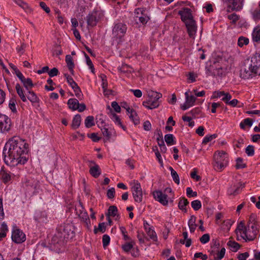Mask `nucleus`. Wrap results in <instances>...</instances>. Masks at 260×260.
<instances>
[{
	"label": "nucleus",
	"instance_id": "f3484780",
	"mask_svg": "<svg viewBox=\"0 0 260 260\" xmlns=\"http://www.w3.org/2000/svg\"><path fill=\"white\" fill-rule=\"evenodd\" d=\"M154 198L163 205H167L168 201L167 200V196L163 193L161 191H155L153 192Z\"/></svg>",
	"mask_w": 260,
	"mask_h": 260
},
{
	"label": "nucleus",
	"instance_id": "603ef678",
	"mask_svg": "<svg viewBox=\"0 0 260 260\" xmlns=\"http://www.w3.org/2000/svg\"><path fill=\"white\" fill-rule=\"evenodd\" d=\"M129 68L128 65L127 64H123L119 70L122 74H125L126 76H128Z\"/></svg>",
	"mask_w": 260,
	"mask_h": 260
},
{
	"label": "nucleus",
	"instance_id": "f704fd0d",
	"mask_svg": "<svg viewBox=\"0 0 260 260\" xmlns=\"http://www.w3.org/2000/svg\"><path fill=\"white\" fill-rule=\"evenodd\" d=\"M94 117L92 116H87L85 120V125L87 128L91 127L94 125Z\"/></svg>",
	"mask_w": 260,
	"mask_h": 260
},
{
	"label": "nucleus",
	"instance_id": "864d4df0",
	"mask_svg": "<svg viewBox=\"0 0 260 260\" xmlns=\"http://www.w3.org/2000/svg\"><path fill=\"white\" fill-rule=\"evenodd\" d=\"M23 85L27 90H29L34 86V84L30 78H27L23 83Z\"/></svg>",
	"mask_w": 260,
	"mask_h": 260
},
{
	"label": "nucleus",
	"instance_id": "6ab92c4d",
	"mask_svg": "<svg viewBox=\"0 0 260 260\" xmlns=\"http://www.w3.org/2000/svg\"><path fill=\"white\" fill-rule=\"evenodd\" d=\"M27 100L28 99L32 105H35L39 103L40 100L36 94L31 90H28L26 95Z\"/></svg>",
	"mask_w": 260,
	"mask_h": 260
},
{
	"label": "nucleus",
	"instance_id": "0e129e2a",
	"mask_svg": "<svg viewBox=\"0 0 260 260\" xmlns=\"http://www.w3.org/2000/svg\"><path fill=\"white\" fill-rule=\"evenodd\" d=\"M216 135L214 134L210 136H206L205 137H204L203 143L207 144V143L211 141L213 139L216 138Z\"/></svg>",
	"mask_w": 260,
	"mask_h": 260
},
{
	"label": "nucleus",
	"instance_id": "f8f14e48",
	"mask_svg": "<svg viewBox=\"0 0 260 260\" xmlns=\"http://www.w3.org/2000/svg\"><path fill=\"white\" fill-rule=\"evenodd\" d=\"M11 127V119L7 115L0 113V133H6Z\"/></svg>",
	"mask_w": 260,
	"mask_h": 260
},
{
	"label": "nucleus",
	"instance_id": "de8ad7c7",
	"mask_svg": "<svg viewBox=\"0 0 260 260\" xmlns=\"http://www.w3.org/2000/svg\"><path fill=\"white\" fill-rule=\"evenodd\" d=\"M75 92V95L79 100H82L83 98V95L81 92L80 87L77 86L73 89Z\"/></svg>",
	"mask_w": 260,
	"mask_h": 260
},
{
	"label": "nucleus",
	"instance_id": "0eeeda50",
	"mask_svg": "<svg viewBox=\"0 0 260 260\" xmlns=\"http://www.w3.org/2000/svg\"><path fill=\"white\" fill-rule=\"evenodd\" d=\"M74 229V225L71 223L64 224L57 228L67 241L75 236Z\"/></svg>",
	"mask_w": 260,
	"mask_h": 260
},
{
	"label": "nucleus",
	"instance_id": "c9c22d12",
	"mask_svg": "<svg viewBox=\"0 0 260 260\" xmlns=\"http://www.w3.org/2000/svg\"><path fill=\"white\" fill-rule=\"evenodd\" d=\"M169 170L171 171V175L174 181L176 184H179L180 183V180L177 173L171 167L169 168Z\"/></svg>",
	"mask_w": 260,
	"mask_h": 260
},
{
	"label": "nucleus",
	"instance_id": "8fccbe9b",
	"mask_svg": "<svg viewBox=\"0 0 260 260\" xmlns=\"http://www.w3.org/2000/svg\"><path fill=\"white\" fill-rule=\"evenodd\" d=\"M28 185L34 188L35 191H37L40 187L39 182L37 180L29 181L28 182Z\"/></svg>",
	"mask_w": 260,
	"mask_h": 260
},
{
	"label": "nucleus",
	"instance_id": "f257e3e1",
	"mask_svg": "<svg viewBox=\"0 0 260 260\" xmlns=\"http://www.w3.org/2000/svg\"><path fill=\"white\" fill-rule=\"evenodd\" d=\"M28 144L18 137H13L5 144L3 149L4 161L10 167L24 165L28 159Z\"/></svg>",
	"mask_w": 260,
	"mask_h": 260
},
{
	"label": "nucleus",
	"instance_id": "a18cd8bd",
	"mask_svg": "<svg viewBox=\"0 0 260 260\" xmlns=\"http://www.w3.org/2000/svg\"><path fill=\"white\" fill-rule=\"evenodd\" d=\"M64 76L66 77L68 83L71 86L72 89L75 88L76 86H78L77 84L74 81L73 79L70 77L68 74H64Z\"/></svg>",
	"mask_w": 260,
	"mask_h": 260
},
{
	"label": "nucleus",
	"instance_id": "cd10ccee",
	"mask_svg": "<svg viewBox=\"0 0 260 260\" xmlns=\"http://www.w3.org/2000/svg\"><path fill=\"white\" fill-rule=\"evenodd\" d=\"M185 102L189 106L192 107L194 105V103L196 101V98L192 95H189L188 94V92L186 91L185 93Z\"/></svg>",
	"mask_w": 260,
	"mask_h": 260
},
{
	"label": "nucleus",
	"instance_id": "338daca9",
	"mask_svg": "<svg viewBox=\"0 0 260 260\" xmlns=\"http://www.w3.org/2000/svg\"><path fill=\"white\" fill-rule=\"evenodd\" d=\"M26 47V45L25 43H21L20 46L17 47L16 50L18 53H19L21 55H22L24 53Z\"/></svg>",
	"mask_w": 260,
	"mask_h": 260
},
{
	"label": "nucleus",
	"instance_id": "b1692460",
	"mask_svg": "<svg viewBox=\"0 0 260 260\" xmlns=\"http://www.w3.org/2000/svg\"><path fill=\"white\" fill-rule=\"evenodd\" d=\"M183 239H180L179 242L182 244H185L187 247H189L192 243L191 239L188 238V233L187 232H183L182 233Z\"/></svg>",
	"mask_w": 260,
	"mask_h": 260
},
{
	"label": "nucleus",
	"instance_id": "39448f33",
	"mask_svg": "<svg viewBox=\"0 0 260 260\" xmlns=\"http://www.w3.org/2000/svg\"><path fill=\"white\" fill-rule=\"evenodd\" d=\"M161 94L154 91H151L148 93V99L143 102V105L149 109H153L159 105V99Z\"/></svg>",
	"mask_w": 260,
	"mask_h": 260
},
{
	"label": "nucleus",
	"instance_id": "ddd939ff",
	"mask_svg": "<svg viewBox=\"0 0 260 260\" xmlns=\"http://www.w3.org/2000/svg\"><path fill=\"white\" fill-rule=\"evenodd\" d=\"M12 241L17 244L22 243L26 240L25 234L17 228H14L12 233Z\"/></svg>",
	"mask_w": 260,
	"mask_h": 260
},
{
	"label": "nucleus",
	"instance_id": "c756f323",
	"mask_svg": "<svg viewBox=\"0 0 260 260\" xmlns=\"http://www.w3.org/2000/svg\"><path fill=\"white\" fill-rule=\"evenodd\" d=\"M147 234L148 236L150 238V239H151L153 241L156 242L157 240V237L156 234V233L155 231L151 229L150 228H148V229L146 226V225L144 224Z\"/></svg>",
	"mask_w": 260,
	"mask_h": 260
},
{
	"label": "nucleus",
	"instance_id": "4c0bfd02",
	"mask_svg": "<svg viewBox=\"0 0 260 260\" xmlns=\"http://www.w3.org/2000/svg\"><path fill=\"white\" fill-rule=\"evenodd\" d=\"M8 231V226L6 223L3 222L0 228V238H5L6 236V233Z\"/></svg>",
	"mask_w": 260,
	"mask_h": 260
},
{
	"label": "nucleus",
	"instance_id": "412c9836",
	"mask_svg": "<svg viewBox=\"0 0 260 260\" xmlns=\"http://www.w3.org/2000/svg\"><path fill=\"white\" fill-rule=\"evenodd\" d=\"M252 39L254 42L260 43V26L254 28L252 32Z\"/></svg>",
	"mask_w": 260,
	"mask_h": 260
},
{
	"label": "nucleus",
	"instance_id": "f03ea898",
	"mask_svg": "<svg viewBox=\"0 0 260 260\" xmlns=\"http://www.w3.org/2000/svg\"><path fill=\"white\" fill-rule=\"evenodd\" d=\"M238 240H244L245 242L253 241L258 234L257 224H247L245 225L244 221H241L235 230Z\"/></svg>",
	"mask_w": 260,
	"mask_h": 260
},
{
	"label": "nucleus",
	"instance_id": "2eb2a0df",
	"mask_svg": "<svg viewBox=\"0 0 260 260\" xmlns=\"http://www.w3.org/2000/svg\"><path fill=\"white\" fill-rule=\"evenodd\" d=\"M250 68H253L256 74L260 75V53H255L251 58Z\"/></svg>",
	"mask_w": 260,
	"mask_h": 260
},
{
	"label": "nucleus",
	"instance_id": "e2e57ef3",
	"mask_svg": "<svg viewBox=\"0 0 260 260\" xmlns=\"http://www.w3.org/2000/svg\"><path fill=\"white\" fill-rule=\"evenodd\" d=\"M120 230L121 234L123 235V239L125 241L128 240L129 239V237H128V236L127 234V232L126 230V229L125 228V227L121 226L120 228Z\"/></svg>",
	"mask_w": 260,
	"mask_h": 260
},
{
	"label": "nucleus",
	"instance_id": "9d476101",
	"mask_svg": "<svg viewBox=\"0 0 260 260\" xmlns=\"http://www.w3.org/2000/svg\"><path fill=\"white\" fill-rule=\"evenodd\" d=\"M67 242L66 239L61 235V233L57 229L56 233L52 237L51 241V244L54 246V248H56V250H60L61 247L63 246Z\"/></svg>",
	"mask_w": 260,
	"mask_h": 260
},
{
	"label": "nucleus",
	"instance_id": "473e14b6",
	"mask_svg": "<svg viewBox=\"0 0 260 260\" xmlns=\"http://www.w3.org/2000/svg\"><path fill=\"white\" fill-rule=\"evenodd\" d=\"M165 140L168 145L171 146L175 144L174 137L172 134H167L165 136Z\"/></svg>",
	"mask_w": 260,
	"mask_h": 260
},
{
	"label": "nucleus",
	"instance_id": "a211bd4d",
	"mask_svg": "<svg viewBox=\"0 0 260 260\" xmlns=\"http://www.w3.org/2000/svg\"><path fill=\"white\" fill-rule=\"evenodd\" d=\"M76 214L81 219L85 216L86 214H88L87 212L84 209L83 204L81 202L76 204L75 206Z\"/></svg>",
	"mask_w": 260,
	"mask_h": 260
},
{
	"label": "nucleus",
	"instance_id": "423d86ee",
	"mask_svg": "<svg viewBox=\"0 0 260 260\" xmlns=\"http://www.w3.org/2000/svg\"><path fill=\"white\" fill-rule=\"evenodd\" d=\"M104 18V13L99 10H94L88 14L86 16V20L88 26L94 27L97 23L103 20Z\"/></svg>",
	"mask_w": 260,
	"mask_h": 260
},
{
	"label": "nucleus",
	"instance_id": "6e6552de",
	"mask_svg": "<svg viewBox=\"0 0 260 260\" xmlns=\"http://www.w3.org/2000/svg\"><path fill=\"white\" fill-rule=\"evenodd\" d=\"M132 191L133 198L136 202L140 203L143 199V192L140 183L136 180H134L131 182Z\"/></svg>",
	"mask_w": 260,
	"mask_h": 260
},
{
	"label": "nucleus",
	"instance_id": "79ce46f5",
	"mask_svg": "<svg viewBox=\"0 0 260 260\" xmlns=\"http://www.w3.org/2000/svg\"><path fill=\"white\" fill-rule=\"evenodd\" d=\"M139 254V250L137 247L135 246V243L131 241V255L136 257Z\"/></svg>",
	"mask_w": 260,
	"mask_h": 260
},
{
	"label": "nucleus",
	"instance_id": "5fc2aeb1",
	"mask_svg": "<svg viewBox=\"0 0 260 260\" xmlns=\"http://www.w3.org/2000/svg\"><path fill=\"white\" fill-rule=\"evenodd\" d=\"M225 249L224 248H222L220 251H219L216 254V256L214 257L215 260H220L225 255Z\"/></svg>",
	"mask_w": 260,
	"mask_h": 260
},
{
	"label": "nucleus",
	"instance_id": "1a4fd4ad",
	"mask_svg": "<svg viewBox=\"0 0 260 260\" xmlns=\"http://www.w3.org/2000/svg\"><path fill=\"white\" fill-rule=\"evenodd\" d=\"M19 176V171L18 172H11L2 168L0 171V179L5 184L8 183L14 179L15 177Z\"/></svg>",
	"mask_w": 260,
	"mask_h": 260
},
{
	"label": "nucleus",
	"instance_id": "49530a36",
	"mask_svg": "<svg viewBox=\"0 0 260 260\" xmlns=\"http://www.w3.org/2000/svg\"><path fill=\"white\" fill-rule=\"evenodd\" d=\"M191 206L195 211H198L201 208L202 204L200 201L196 200L191 203Z\"/></svg>",
	"mask_w": 260,
	"mask_h": 260
},
{
	"label": "nucleus",
	"instance_id": "c85d7f7f",
	"mask_svg": "<svg viewBox=\"0 0 260 260\" xmlns=\"http://www.w3.org/2000/svg\"><path fill=\"white\" fill-rule=\"evenodd\" d=\"M68 105L72 110H77V107L79 106V101L76 99H70L68 101Z\"/></svg>",
	"mask_w": 260,
	"mask_h": 260
},
{
	"label": "nucleus",
	"instance_id": "bf43d9fd",
	"mask_svg": "<svg viewBox=\"0 0 260 260\" xmlns=\"http://www.w3.org/2000/svg\"><path fill=\"white\" fill-rule=\"evenodd\" d=\"M228 18L229 19L231 20L232 23H236V22L239 20V16L235 13H233L229 15L228 16Z\"/></svg>",
	"mask_w": 260,
	"mask_h": 260
},
{
	"label": "nucleus",
	"instance_id": "bb28decb",
	"mask_svg": "<svg viewBox=\"0 0 260 260\" xmlns=\"http://www.w3.org/2000/svg\"><path fill=\"white\" fill-rule=\"evenodd\" d=\"M66 61L69 71L72 74H74L73 68H74V63L73 61V58L70 55H67L66 56Z\"/></svg>",
	"mask_w": 260,
	"mask_h": 260
},
{
	"label": "nucleus",
	"instance_id": "a878e982",
	"mask_svg": "<svg viewBox=\"0 0 260 260\" xmlns=\"http://www.w3.org/2000/svg\"><path fill=\"white\" fill-rule=\"evenodd\" d=\"M81 118L79 114H76L72 120V127L73 129L78 128L81 124Z\"/></svg>",
	"mask_w": 260,
	"mask_h": 260
},
{
	"label": "nucleus",
	"instance_id": "c03bdc74",
	"mask_svg": "<svg viewBox=\"0 0 260 260\" xmlns=\"http://www.w3.org/2000/svg\"><path fill=\"white\" fill-rule=\"evenodd\" d=\"M117 212H118L117 208L116 206H111L109 207V209H108V216H111L114 217L117 214Z\"/></svg>",
	"mask_w": 260,
	"mask_h": 260
},
{
	"label": "nucleus",
	"instance_id": "5701e85b",
	"mask_svg": "<svg viewBox=\"0 0 260 260\" xmlns=\"http://www.w3.org/2000/svg\"><path fill=\"white\" fill-rule=\"evenodd\" d=\"M240 186L237 184L232 185L228 190V193L230 196H236L240 192Z\"/></svg>",
	"mask_w": 260,
	"mask_h": 260
},
{
	"label": "nucleus",
	"instance_id": "58836bf2",
	"mask_svg": "<svg viewBox=\"0 0 260 260\" xmlns=\"http://www.w3.org/2000/svg\"><path fill=\"white\" fill-rule=\"evenodd\" d=\"M249 43V39L244 37H240L238 40V45L242 47L244 45H247Z\"/></svg>",
	"mask_w": 260,
	"mask_h": 260
},
{
	"label": "nucleus",
	"instance_id": "e433bc0d",
	"mask_svg": "<svg viewBox=\"0 0 260 260\" xmlns=\"http://www.w3.org/2000/svg\"><path fill=\"white\" fill-rule=\"evenodd\" d=\"M251 14L252 15V18L255 21H257L260 20V9L258 8H256L253 10L251 11Z\"/></svg>",
	"mask_w": 260,
	"mask_h": 260
},
{
	"label": "nucleus",
	"instance_id": "ea45409f",
	"mask_svg": "<svg viewBox=\"0 0 260 260\" xmlns=\"http://www.w3.org/2000/svg\"><path fill=\"white\" fill-rule=\"evenodd\" d=\"M228 245L231 248L232 250L234 252L237 251L240 247L239 243L232 241H229L228 242Z\"/></svg>",
	"mask_w": 260,
	"mask_h": 260
},
{
	"label": "nucleus",
	"instance_id": "393cba45",
	"mask_svg": "<svg viewBox=\"0 0 260 260\" xmlns=\"http://www.w3.org/2000/svg\"><path fill=\"white\" fill-rule=\"evenodd\" d=\"M196 222V217L194 215L191 216L188 222V225L191 233H193L197 226Z\"/></svg>",
	"mask_w": 260,
	"mask_h": 260
},
{
	"label": "nucleus",
	"instance_id": "7c9ffc66",
	"mask_svg": "<svg viewBox=\"0 0 260 260\" xmlns=\"http://www.w3.org/2000/svg\"><path fill=\"white\" fill-rule=\"evenodd\" d=\"M188 204L189 202L187 201L186 199L182 198L179 202L178 207L182 211H184V212H186L187 210L185 208V207L186 206L188 205Z\"/></svg>",
	"mask_w": 260,
	"mask_h": 260
},
{
	"label": "nucleus",
	"instance_id": "3c124183",
	"mask_svg": "<svg viewBox=\"0 0 260 260\" xmlns=\"http://www.w3.org/2000/svg\"><path fill=\"white\" fill-rule=\"evenodd\" d=\"M246 165L243 162V159L241 157H238L236 159V168L237 169H243L245 168Z\"/></svg>",
	"mask_w": 260,
	"mask_h": 260
},
{
	"label": "nucleus",
	"instance_id": "72a5a7b5",
	"mask_svg": "<svg viewBox=\"0 0 260 260\" xmlns=\"http://www.w3.org/2000/svg\"><path fill=\"white\" fill-rule=\"evenodd\" d=\"M253 124V120L250 118H246L244 119L240 124L241 128L244 129L245 126L247 125L251 127Z\"/></svg>",
	"mask_w": 260,
	"mask_h": 260
},
{
	"label": "nucleus",
	"instance_id": "a19ab883",
	"mask_svg": "<svg viewBox=\"0 0 260 260\" xmlns=\"http://www.w3.org/2000/svg\"><path fill=\"white\" fill-rule=\"evenodd\" d=\"M111 118L116 124L121 126L124 129V126L122 125L120 119L118 115L114 113H112L111 114Z\"/></svg>",
	"mask_w": 260,
	"mask_h": 260
},
{
	"label": "nucleus",
	"instance_id": "4468645a",
	"mask_svg": "<svg viewBox=\"0 0 260 260\" xmlns=\"http://www.w3.org/2000/svg\"><path fill=\"white\" fill-rule=\"evenodd\" d=\"M228 3V12L239 11L242 9L244 0H224Z\"/></svg>",
	"mask_w": 260,
	"mask_h": 260
},
{
	"label": "nucleus",
	"instance_id": "09e8293b",
	"mask_svg": "<svg viewBox=\"0 0 260 260\" xmlns=\"http://www.w3.org/2000/svg\"><path fill=\"white\" fill-rule=\"evenodd\" d=\"M106 231V226L105 223L104 222L100 223L98 225V228H96L95 226L94 229V233L96 234L99 231L104 233Z\"/></svg>",
	"mask_w": 260,
	"mask_h": 260
},
{
	"label": "nucleus",
	"instance_id": "37998d69",
	"mask_svg": "<svg viewBox=\"0 0 260 260\" xmlns=\"http://www.w3.org/2000/svg\"><path fill=\"white\" fill-rule=\"evenodd\" d=\"M16 100L15 98L11 99L9 101V107L13 113H16L17 112V109L16 108Z\"/></svg>",
	"mask_w": 260,
	"mask_h": 260
},
{
	"label": "nucleus",
	"instance_id": "7ed1b4c3",
	"mask_svg": "<svg viewBox=\"0 0 260 260\" xmlns=\"http://www.w3.org/2000/svg\"><path fill=\"white\" fill-rule=\"evenodd\" d=\"M178 14L185 24L189 37L193 38L196 33L197 26L193 19L191 10L188 8H184L179 11Z\"/></svg>",
	"mask_w": 260,
	"mask_h": 260
},
{
	"label": "nucleus",
	"instance_id": "20e7f679",
	"mask_svg": "<svg viewBox=\"0 0 260 260\" xmlns=\"http://www.w3.org/2000/svg\"><path fill=\"white\" fill-rule=\"evenodd\" d=\"M214 160L215 161L214 165L215 169L221 171L228 164V155L224 151L216 152L214 155Z\"/></svg>",
	"mask_w": 260,
	"mask_h": 260
},
{
	"label": "nucleus",
	"instance_id": "13d9d810",
	"mask_svg": "<svg viewBox=\"0 0 260 260\" xmlns=\"http://www.w3.org/2000/svg\"><path fill=\"white\" fill-rule=\"evenodd\" d=\"M245 152L248 156H253L254 154V146L248 145L245 149Z\"/></svg>",
	"mask_w": 260,
	"mask_h": 260
},
{
	"label": "nucleus",
	"instance_id": "4d7b16f0",
	"mask_svg": "<svg viewBox=\"0 0 260 260\" xmlns=\"http://www.w3.org/2000/svg\"><path fill=\"white\" fill-rule=\"evenodd\" d=\"M213 73L212 74H208V76H220L222 74V69L221 68H216L215 69H213Z\"/></svg>",
	"mask_w": 260,
	"mask_h": 260
},
{
	"label": "nucleus",
	"instance_id": "2f4dec72",
	"mask_svg": "<svg viewBox=\"0 0 260 260\" xmlns=\"http://www.w3.org/2000/svg\"><path fill=\"white\" fill-rule=\"evenodd\" d=\"M131 120H133L134 124L137 125L140 123V118L138 116L136 112L131 109Z\"/></svg>",
	"mask_w": 260,
	"mask_h": 260
},
{
	"label": "nucleus",
	"instance_id": "774afa93",
	"mask_svg": "<svg viewBox=\"0 0 260 260\" xmlns=\"http://www.w3.org/2000/svg\"><path fill=\"white\" fill-rule=\"evenodd\" d=\"M186 194L188 197H196L197 196V192L193 191L190 187L186 188Z\"/></svg>",
	"mask_w": 260,
	"mask_h": 260
},
{
	"label": "nucleus",
	"instance_id": "4be33fe9",
	"mask_svg": "<svg viewBox=\"0 0 260 260\" xmlns=\"http://www.w3.org/2000/svg\"><path fill=\"white\" fill-rule=\"evenodd\" d=\"M17 93L23 102H27L26 96L24 94V91L23 88L21 87L20 85L18 83L16 84L15 86Z\"/></svg>",
	"mask_w": 260,
	"mask_h": 260
},
{
	"label": "nucleus",
	"instance_id": "aec40b11",
	"mask_svg": "<svg viewBox=\"0 0 260 260\" xmlns=\"http://www.w3.org/2000/svg\"><path fill=\"white\" fill-rule=\"evenodd\" d=\"M90 162L94 165L93 166H90L89 172L90 174L94 178L98 177L101 174L100 167L95 164L94 161H90Z\"/></svg>",
	"mask_w": 260,
	"mask_h": 260
},
{
	"label": "nucleus",
	"instance_id": "680f3d73",
	"mask_svg": "<svg viewBox=\"0 0 260 260\" xmlns=\"http://www.w3.org/2000/svg\"><path fill=\"white\" fill-rule=\"evenodd\" d=\"M82 221H83L85 224V226L88 229H89L90 228V220L89 219V216L88 214H86L85 216H84V218L81 219Z\"/></svg>",
	"mask_w": 260,
	"mask_h": 260
},
{
	"label": "nucleus",
	"instance_id": "9b49d317",
	"mask_svg": "<svg viewBox=\"0 0 260 260\" xmlns=\"http://www.w3.org/2000/svg\"><path fill=\"white\" fill-rule=\"evenodd\" d=\"M256 75L255 71L253 70V68H250L249 60L245 61L244 67L240 71L241 77L244 79H248Z\"/></svg>",
	"mask_w": 260,
	"mask_h": 260
},
{
	"label": "nucleus",
	"instance_id": "6e6d98bb",
	"mask_svg": "<svg viewBox=\"0 0 260 260\" xmlns=\"http://www.w3.org/2000/svg\"><path fill=\"white\" fill-rule=\"evenodd\" d=\"M110 238L108 235H104L102 238L103 245L105 248L110 243Z\"/></svg>",
	"mask_w": 260,
	"mask_h": 260
},
{
	"label": "nucleus",
	"instance_id": "dca6fc26",
	"mask_svg": "<svg viewBox=\"0 0 260 260\" xmlns=\"http://www.w3.org/2000/svg\"><path fill=\"white\" fill-rule=\"evenodd\" d=\"M126 28L125 24L121 23H117L113 28L112 34L115 37L120 38L125 33Z\"/></svg>",
	"mask_w": 260,
	"mask_h": 260
},
{
	"label": "nucleus",
	"instance_id": "69168bd1",
	"mask_svg": "<svg viewBox=\"0 0 260 260\" xmlns=\"http://www.w3.org/2000/svg\"><path fill=\"white\" fill-rule=\"evenodd\" d=\"M224 94V92L222 91H214L213 93V95L211 96L212 99H218L221 97Z\"/></svg>",
	"mask_w": 260,
	"mask_h": 260
},
{
	"label": "nucleus",
	"instance_id": "052dcab7",
	"mask_svg": "<svg viewBox=\"0 0 260 260\" xmlns=\"http://www.w3.org/2000/svg\"><path fill=\"white\" fill-rule=\"evenodd\" d=\"M210 238V235L208 234H205L200 238V241L202 244H206L209 241Z\"/></svg>",
	"mask_w": 260,
	"mask_h": 260
}]
</instances>
